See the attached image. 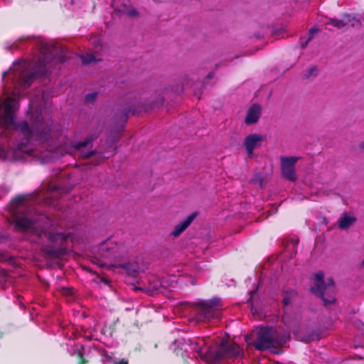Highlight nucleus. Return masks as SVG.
I'll list each match as a JSON object with an SVG mask.
<instances>
[{"label":"nucleus","mask_w":364,"mask_h":364,"mask_svg":"<svg viewBox=\"0 0 364 364\" xmlns=\"http://www.w3.org/2000/svg\"><path fill=\"white\" fill-rule=\"evenodd\" d=\"M289 339V333L279 331L272 327H262L257 333V337L253 346L257 350L262 351L271 348L282 346Z\"/></svg>","instance_id":"1"},{"label":"nucleus","mask_w":364,"mask_h":364,"mask_svg":"<svg viewBox=\"0 0 364 364\" xmlns=\"http://www.w3.org/2000/svg\"><path fill=\"white\" fill-rule=\"evenodd\" d=\"M163 103L164 97L161 95V92H156L154 93V100L149 102V105L144 107H140L136 106L131 102L126 103L123 107L116 112L115 117L119 122L125 123L130 116H133L143 111L147 112L154 107L162 105Z\"/></svg>","instance_id":"2"},{"label":"nucleus","mask_w":364,"mask_h":364,"mask_svg":"<svg viewBox=\"0 0 364 364\" xmlns=\"http://www.w3.org/2000/svg\"><path fill=\"white\" fill-rule=\"evenodd\" d=\"M97 139L94 134H90L81 141L73 142L70 147L77 153L80 157L87 159L91 156H95L94 161L92 163L94 166L100 165L105 159L102 153H98L95 150L86 151V149L92 148L93 141Z\"/></svg>","instance_id":"3"},{"label":"nucleus","mask_w":364,"mask_h":364,"mask_svg":"<svg viewBox=\"0 0 364 364\" xmlns=\"http://www.w3.org/2000/svg\"><path fill=\"white\" fill-rule=\"evenodd\" d=\"M14 100L15 99L11 97L4 100L0 99V128L2 129L1 137H7L9 126L14 124Z\"/></svg>","instance_id":"4"},{"label":"nucleus","mask_w":364,"mask_h":364,"mask_svg":"<svg viewBox=\"0 0 364 364\" xmlns=\"http://www.w3.org/2000/svg\"><path fill=\"white\" fill-rule=\"evenodd\" d=\"M218 305V300H212L195 303L193 306L196 308L198 318L206 321L218 316L220 311Z\"/></svg>","instance_id":"5"},{"label":"nucleus","mask_w":364,"mask_h":364,"mask_svg":"<svg viewBox=\"0 0 364 364\" xmlns=\"http://www.w3.org/2000/svg\"><path fill=\"white\" fill-rule=\"evenodd\" d=\"M48 239L50 242H55L58 240L60 241V247L58 248H53L48 246L43 247L42 251L47 255L54 257L59 258L67 254L66 248L63 247V243L68 240V235L63 232L51 233L48 232Z\"/></svg>","instance_id":"6"},{"label":"nucleus","mask_w":364,"mask_h":364,"mask_svg":"<svg viewBox=\"0 0 364 364\" xmlns=\"http://www.w3.org/2000/svg\"><path fill=\"white\" fill-rule=\"evenodd\" d=\"M125 251L122 244L108 240L102 242L98 249L99 255L105 259H118L124 256Z\"/></svg>","instance_id":"7"},{"label":"nucleus","mask_w":364,"mask_h":364,"mask_svg":"<svg viewBox=\"0 0 364 364\" xmlns=\"http://www.w3.org/2000/svg\"><path fill=\"white\" fill-rule=\"evenodd\" d=\"M299 159L296 156L281 157V173L284 178L291 182L296 181L295 164Z\"/></svg>","instance_id":"8"},{"label":"nucleus","mask_w":364,"mask_h":364,"mask_svg":"<svg viewBox=\"0 0 364 364\" xmlns=\"http://www.w3.org/2000/svg\"><path fill=\"white\" fill-rule=\"evenodd\" d=\"M324 287L323 274L318 272L315 274V284L311 288V291L315 295L321 298L325 306L334 304L336 298L333 296H330L329 299L326 296L323 287Z\"/></svg>","instance_id":"9"},{"label":"nucleus","mask_w":364,"mask_h":364,"mask_svg":"<svg viewBox=\"0 0 364 364\" xmlns=\"http://www.w3.org/2000/svg\"><path fill=\"white\" fill-rule=\"evenodd\" d=\"M342 19L328 18L326 24L331 25L339 29L344 26H346L350 22H352V27H360L361 26L360 20L355 14L343 13L342 14Z\"/></svg>","instance_id":"10"},{"label":"nucleus","mask_w":364,"mask_h":364,"mask_svg":"<svg viewBox=\"0 0 364 364\" xmlns=\"http://www.w3.org/2000/svg\"><path fill=\"white\" fill-rule=\"evenodd\" d=\"M14 225L15 231L26 232L33 230L35 226V222L24 215H20L19 213H15L12 216L11 222Z\"/></svg>","instance_id":"11"},{"label":"nucleus","mask_w":364,"mask_h":364,"mask_svg":"<svg viewBox=\"0 0 364 364\" xmlns=\"http://www.w3.org/2000/svg\"><path fill=\"white\" fill-rule=\"evenodd\" d=\"M241 350L240 346L235 343L225 345L224 342H222L220 343V350L217 352L216 358L218 359L223 357L235 358L240 355Z\"/></svg>","instance_id":"12"},{"label":"nucleus","mask_w":364,"mask_h":364,"mask_svg":"<svg viewBox=\"0 0 364 364\" xmlns=\"http://www.w3.org/2000/svg\"><path fill=\"white\" fill-rule=\"evenodd\" d=\"M264 137L258 134H250L247 135L243 141V146L249 157L253 156L254 150L259 147Z\"/></svg>","instance_id":"13"},{"label":"nucleus","mask_w":364,"mask_h":364,"mask_svg":"<svg viewBox=\"0 0 364 364\" xmlns=\"http://www.w3.org/2000/svg\"><path fill=\"white\" fill-rule=\"evenodd\" d=\"M261 116V107L258 104L252 105L247 110L245 118V123L247 125L256 124Z\"/></svg>","instance_id":"14"},{"label":"nucleus","mask_w":364,"mask_h":364,"mask_svg":"<svg viewBox=\"0 0 364 364\" xmlns=\"http://www.w3.org/2000/svg\"><path fill=\"white\" fill-rule=\"evenodd\" d=\"M165 289V282L157 278H152L149 281V284L145 287V291L149 295L163 293Z\"/></svg>","instance_id":"15"},{"label":"nucleus","mask_w":364,"mask_h":364,"mask_svg":"<svg viewBox=\"0 0 364 364\" xmlns=\"http://www.w3.org/2000/svg\"><path fill=\"white\" fill-rule=\"evenodd\" d=\"M197 215V213H193L179 224L176 225L171 232V235L174 237H178L192 223Z\"/></svg>","instance_id":"16"},{"label":"nucleus","mask_w":364,"mask_h":364,"mask_svg":"<svg viewBox=\"0 0 364 364\" xmlns=\"http://www.w3.org/2000/svg\"><path fill=\"white\" fill-rule=\"evenodd\" d=\"M118 267L124 269L126 273L132 277H136L141 269L140 265L137 262L119 264Z\"/></svg>","instance_id":"17"},{"label":"nucleus","mask_w":364,"mask_h":364,"mask_svg":"<svg viewBox=\"0 0 364 364\" xmlns=\"http://www.w3.org/2000/svg\"><path fill=\"white\" fill-rule=\"evenodd\" d=\"M356 220L355 216L345 213L338 220V228L341 230H347L355 223Z\"/></svg>","instance_id":"18"},{"label":"nucleus","mask_w":364,"mask_h":364,"mask_svg":"<svg viewBox=\"0 0 364 364\" xmlns=\"http://www.w3.org/2000/svg\"><path fill=\"white\" fill-rule=\"evenodd\" d=\"M37 77V73L33 72L27 75H21L18 85L20 86L23 90L27 89L31 86L34 80Z\"/></svg>","instance_id":"19"},{"label":"nucleus","mask_w":364,"mask_h":364,"mask_svg":"<svg viewBox=\"0 0 364 364\" xmlns=\"http://www.w3.org/2000/svg\"><path fill=\"white\" fill-rule=\"evenodd\" d=\"M16 127L17 129H19L21 132L23 134L25 139L28 141L32 136L33 131L30 128L28 122L23 121L16 124Z\"/></svg>","instance_id":"20"},{"label":"nucleus","mask_w":364,"mask_h":364,"mask_svg":"<svg viewBox=\"0 0 364 364\" xmlns=\"http://www.w3.org/2000/svg\"><path fill=\"white\" fill-rule=\"evenodd\" d=\"M323 289L327 298L329 299L330 296H333L335 297V284L332 278L327 279L326 283L324 282Z\"/></svg>","instance_id":"21"},{"label":"nucleus","mask_w":364,"mask_h":364,"mask_svg":"<svg viewBox=\"0 0 364 364\" xmlns=\"http://www.w3.org/2000/svg\"><path fill=\"white\" fill-rule=\"evenodd\" d=\"M296 292L294 290H290L284 293V298L282 299V304L284 306H288L293 298L296 296Z\"/></svg>","instance_id":"22"},{"label":"nucleus","mask_w":364,"mask_h":364,"mask_svg":"<svg viewBox=\"0 0 364 364\" xmlns=\"http://www.w3.org/2000/svg\"><path fill=\"white\" fill-rule=\"evenodd\" d=\"M81 60L84 65H87L100 60V59L97 60L95 56L91 53L82 55L81 56Z\"/></svg>","instance_id":"23"},{"label":"nucleus","mask_w":364,"mask_h":364,"mask_svg":"<svg viewBox=\"0 0 364 364\" xmlns=\"http://www.w3.org/2000/svg\"><path fill=\"white\" fill-rule=\"evenodd\" d=\"M312 75H314V76L317 75V67L316 66H313V67L310 68L309 70H307L306 73L304 75V77L308 79Z\"/></svg>","instance_id":"24"},{"label":"nucleus","mask_w":364,"mask_h":364,"mask_svg":"<svg viewBox=\"0 0 364 364\" xmlns=\"http://www.w3.org/2000/svg\"><path fill=\"white\" fill-rule=\"evenodd\" d=\"M97 92H92L85 95V100L87 103H92L97 99Z\"/></svg>","instance_id":"25"},{"label":"nucleus","mask_w":364,"mask_h":364,"mask_svg":"<svg viewBox=\"0 0 364 364\" xmlns=\"http://www.w3.org/2000/svg\"><path fill=\"white\" fill-rule=\"evenodd\" d=\"M10 151L0 146V159L4 161L9 159Z\"/></svg>","instance_id":"26"},{"label":"nucleus","mask_w":364,"mask_h":364,"mask_svg":"<svg viewBox=\"0 0 364 364\" xmlns=\"http://www.w3.org/2000/svg\"><path fill=\"white\" fill-rule=\"evenodd\" d=\"M43 50L45 52H48L53 57H55L57 55V53L55 51V48L52 46H50V45H46V46H43Z\"/></svg>","instance_id":"27"},{"label":"nucleus","mask_w":364,"mask_h":364,"mask_svg":"<svg viewBox=\"0 0 364 364\" xmlns=\"http://www.w3.org/2000/svg\"><path fill=\"white\" fill-rule=\"evenodd\" d=\"M25 147H26V144H24V143L18 144L17 146H16V149L14 151H21V152L26 153V154H28L29 155L31 154L33 151L31 149L26 150Z\"/></svg>","instance_id":"28"},{"label":"nucleus","mask_w":364,"mask_h":364,"mask_svg":"<svg viewBox=\"0 0 364 364\" xmlns=\"http://www.w3.org/2000/svg\"><path fill=\"white\" fill-rule=\"evenodd\" d=\"M318 31H319V29L316 27H313V28H310L309 31V33H308L309 37L307 38L309 39V41H311L313 39L314 35L316 33H318Z\"/></svg>","instance_id":"29"},{"label":"nucleus","mask_w":364,"mask_h":364,"mask_svg":"<svg viewBox=\"0 0 364 364\" xmlns=\"http://www.w3.org/2000/svg\"><path fill=\"white\" fill-rule=\"evenodd\" d=\"M309 42H310L309 39L306 38L305 37H301L299 39V43H300L301 48H302V49L306 48Z\"/></svg>","instance_id":"30"},{"label":"nucleus","mask_w":364,"mask_h":364,"mask_svg":"<svg viewBox=\"0 0 364 364\" xmlns=\"http://www.w3.org/2000/svg\"><path fill=\"white\" fill-rule=\"evenodd\" d=\"M317 338H318V335L317 334H314V333H312L311 334H309V335L306 336L303 339V341L305 342V343H309V342L314 341V340H316Z\"/></svg>","instance_id":"31"},{"label":"nucleus","mask_w":364,"mask_h":364,"mask_svg":"<svg viewBox=\"0 0 364 364\" xmlns=\"http://www.w3.org/2000/svg\"><path fill=\"white\" fill-rule=\"evenodd\" d=\"M77 357H78V364H87V360L84 358L83 353L82 352L77 353Z\"/></svg>","instance_id":"32"},{"label":"nucleus","mask_w":364,"mask_h":364,"mask_svg":"<svg viewBox=\"0 0 364 364\" xmlns=\"http://www.w3.org/2000/svg\"><path fill=\"white\" fill-rule=\"evenodd\" d=\"M23 201H24V197L22 196H18L15 198H14V200H12V202L16 205H20V204L23 203Z\"/></svg>","instance_id":"33"},{"label":"nucleus","mask_w":364,"mask_h":364,"mask_svg":"<svg viewBox=\"0 0 364 364\" xmlns=\"http://www.w3.org/2000/svg\"><path fill=\"white\" fill-rule=\"evenodd\" d=\"M138 15L139 13L136 9H132L129 11V16H137Z\"/></svg>","instance_id":"34"},{"label":"nucleus","mask_w":364,"mask_h":364,"mask_svg":"<svg viewBox=\"0 0 364 364\" xmlns=\"http://www.w3.org/2000/svg\"><path fill=\"white\" fill-rule=\"evenodd\" d=\"M114 364H128V360L123 358L119 362H114Z\"/></svg>","instance_id":"35"},{"label":"nucleus","mask_w":364,"mask_h":364,"mask_svg":"<svg viewBox=\"0 0 364 364\" xmlns=\"http://www.w3.org/2000/svg\"><path fill=\"white\" fill-rule=\"evenodd\" d=\"M48 134H49V130L43 131V132L41 134V136L42 138H46L47 136V135H48Z\"/></svg>","instance_id":"36"},{"label":"nucleus","mask_w":364,"mask_h":364,"mask_svg":"<svg viewBox=\"0 0 364 364\" xmlns=\"http://www.w3.org/2000/svg\"><path fill=\"white\" fill-rule=\"evenodd\" d=\"M214 77V72H210V73H208V75H207V77L208 79H212L213 77Z\"/></svg>","instance_id":"37"},{"label":"nucleus","mask_w":364,"mask_h":364,"mask_svg":"<svg viewBox=\"0 0 364 364\" xmlns=\"http://www.w3.org/2000/svg\"><path fill=\"white\" fill-rule=\"evenodd\" d=\"M359 147L360 149L364 150V141H362L361 143H360Z\"/></svg>","instance_id":"38"},{"label":"nucleus","mask_w":364,"mask_h":364,"mask_svg":"<svg viewBox=\"0 0 364 364\" xmlns=\"http://www.w3.org/2000/svg\"><path fill=\"white\" fill-rule=\"evenodd\" d=\"M59 58H60V60L61 62L64 61V56H63V55H60V56H59Z\"/></svg>","instance_id":"39"},{"label":"nucleus","mask_w":364,"mask_h":364,"mask_svg":"<svg viewBox=\"0 0 364 364\" xmlns=\"http://www.w3.org/2000/svg\"><path fill=\"white\" fill-rule=\"evenodd\" d=\"M5 75H6V73H3V75H2V78H3V80L4 79Z\"/></svg>","instance_id":"40"}]
</instances>
